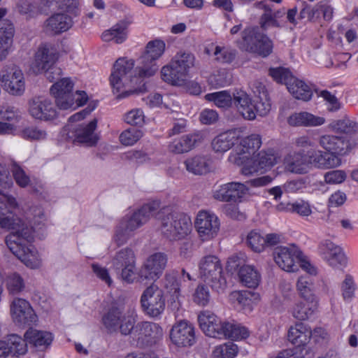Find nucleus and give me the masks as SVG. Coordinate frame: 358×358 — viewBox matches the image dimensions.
<instances>
[{
    "mask_svg": "<svg viewBox=\"0 0 358 358\" xmlns=\"http://www.w3.org/2000/svg\"><path fill=\"white\" fill-rule=\"evenodd\" d=\"M164 50L165 43L163 41L156 39L150 41L135 70H133L134 60L125 58L116 60L110 83L113 93L117 94V99L126 98L131 94H141L147 91L143 79L152 76L158 71L159 66L156 60L162 55Z\"/></svg>",
    "mask_w": 358,
    "mask_h": 358,
    "instance_id": "nucleus-1",
    "label": "nucleus"
},
{
    "mask_svg": "<svg viewBox=\"0 0 358 358\" xmlns=\"http://www.w3.org/2000/svg\"><path fill=\"white\" fill-rule=\"evenodd\" d=\"M339 157L315 148L300 150L287 155L284 159L285 169L296 174H305L313 168L331 169L341 164Z\"/></svg>",
    "mask_w": 358,
    "mask_h": 358,
    "instance_id": "nucleus-2",
    "label": "nucleus"
},
{
    "mask_svg": "<svg viewBox=\"0 0 358 358\" xmlns=\"http://www.w3.org/2000/svg\"><path fill=\"white\" fill-rule=\"evenodd\" d=\"M198 322L201 329L210 337L238 340L245 338L249 335L245 327L235 323L222 322L208 310L199 313Z\"/></svg>",
    "mask_w": 358,
    "mask_h": 358,
    "instance_id": "nucleus-3",
    "label": "nucleus"
},
{
    "mask_svg": "<svg viewBox=\"0 0 358 358\" xmlns=\"http://www.w3.org/2000/svg\"><path fill=\"white\" fill-rule=\"evenodd\" d=\"M155 216L160 221L162 235L170 241L180 240L191 232L192 221L185 213L164 207L159 208Z\"/></svg>",
    "mask_w": 358,
    "mask_h": 358,
    "instance_id": "nucleus-4",
    "label": "nucleus"
},
{
    "mask_svg": "<svg viewBox=\"0 0 358 358\" xmlns=\"http://www.w3.org/2000/svg\"><path fill=\"white\" fill-rule=\"evenodd\" d=\"M159 208V201H154L143 205L130 217L122 219L117 227L114 241L118 245H122L132 236L133 232L154 217Z\"/></svg>",
    "mask_w": 358,
    "mask_h": 358,
    "instance_id": "nucleus-5",
    "label": "nucleus"
},
{
    "mask_svg": "<svg viewBox=\"0 0 358 358\" xmlns=\"http://www.w3.org/2000/svg\"><path fill=\"white\" fill-rule=\"evenodd\" d=\"M101 323L108 334L120 333L122 336H129L136 320L132 315L125 313L123 308L112 306L102 315Z\"/></svg>",
    "mask_w": 358,
    "mask_h": 358,
    "instance_id": "nucleus-6",
    "label": "nucleus"
},
{
    "mask_svg": "<svg viewBox=\"0 0 358 358\" xmlns=\"http://www.w3.org/2000/svg\"><path fill=\"white\" fill-rule=\"evenodd\" d=\"M199 274L203 281L217 292L226 287V280L222 275L223 268L220 260L215 255L201 258L199 264Z\"/></svg>",
    "mask_w": 358,
    "mask_h": 358,
    "instance_id": "nucleus-7",
    "label": "nucleus"
},
{
    "mask_svg": "<svg viewBox=\"0 0 358 358\" xmlns=\"http://www.w3.org/2000/svg\"><path fill=\"white\" fill-rule=\"evenodd\" d=\"M241 35V40L238 41V45L241 50L257 53L263 57H267L271 53L272 41L266 35L261 33L258 27L247 28Z\"/></svg>",
    "mask_w": 358,
    "mask_h": 358,
    "instance_id": "nucleus-8",
    "label": "nucleus"
},
{
    "mask_svg": "<svg viewBox=\"0 0 358 358\" xmlns=\"http://www.w3.org/2000/svg\"><path fill=\"white\" fill-rule=\"evenodd\" d=\"M130 335L131 345L138 348L151 347L155 345L162 336L161 327L150 322H140L135 323Z\"/></svg>",
    "mask_w": 358,
    "mask_h": 358,
    "instance_id": "nucleus-9",
    "label": "nucleus"
},
{
    "mask_svg": "<svg viewBox=\"0 0 358 358\" xmlns=\"http://www.w3.org/2000/svg\"><path fill=\"white\" fill-rule=\"evenodd\" d=\"M29 228L31 231L29 237H25L17 234L16 231H13L5 238V243L10 251L28 266L31 265V261L34 257L32 246L27 245L24 243V241L30 242L33 239V228L29 224Z\"/></svg>",
    "mask_w": 358,
    "mask_h": 358,
    "instance_id": "nucleus-10",
    "label": "nucleus"
},
{
    "mask_svg": "<svg viewBox=\"0 0 358 358\" xmlns=\"http://www.w3.org/2000/svg\"><path fill=\"white\" fill-rule=\"evenodd\" d=\"M143 312L152 317L159 316L165 309L164 293L157 285L151 284L147 287L141 298Z\"/></svg>",
    "mask_w": 358,
    "mask_h": 358,
    "instance_id": "nucleus-11",
    "label": "nucleus"
},
{
    "mask_svg": "<svg viewBox=\"0 0 358 358\" xmlns=\"http://www.w3.org/2000/svg\"><path fill=\"white\" fill-rule=\"evenodd\" d=\"M168 262V256L162 252L150 255L145 261L138 272L141 281H155L159 278L164 271Z\"/></svg>",
    "mask_w": 358,
    "mask_h": 358,
    "instance_id": "nucleus-12",
    "label": "nucleus"
},
{
    "mask_svg": "<svg viewBox=\"0 0 358 358\" xmlns=\"http://www.w3.org/2000/svg\"><path fill=\"white\" fill-rule=\"evenodd\" d=\"M0 81L10 94L21 95L24 91L23 73L15 65L6 66L0 71Z\"/></svg>",
    "mask_w": 358,
    "mask_h": 358,
    "instance_id": "nucleus-13",
    "label": "nucleus"
},
{
    "mask_svg": "<svg viewBox=\"0 0 358 358\" xmlns=\"http://www.w3.org/2000/svg\"><path fill=\"white\" fill-rule=\"evenodd\" d=\"M97 120L93 119L87 125H78L73 127L72 124L66 125L63 130V135H66V138L72 139L87 145L92 146L97 142V136L94 131L96 128Z\"/></svg>",
    "mask_w": 358,
    "mask_h": 358,
    "instance_id": "nucleus-14",
    "label": "nucleus"
},
{
    "mask_svg": "<svg viewBox=\"0 0 358 358\" xmlns=\"http://www.w3.org/2000/svg\"><path fill=\"white\" fill-rule=\"evenodd\" d=\"M301 252L295 246L278 247L273 252L275 263L284 271L295 272L298 270L297 262L301 259Z\"/></svg>",
    "mask_w": 358,
    "mask_h": 358,
    "instance_id": "nucleus-15",
    "label": "nucleus"
},
{
    "mask_svg": "<svg viewBox=\"0 0 358 358\" xmlns=\"http://www.w3.org/2000/svg\"><path fill=\"white\" fill-rule=\"evenodd\" d=\"M0 226L3 229L16 231L25 237L30 235L29 224L22 219L14 216L8 205L0 199Z\"/></svg>",
    "mask_w": 358,
    "mask_h": 358,
    "instance_id": "nucleus-16",
    "label": "nucleus"
},
{
    "mask_svg": "<svg viewBox=\"0 0 358 358\" xmlns=\"http://www.w3.org/2000/svg\"><path fill=\"white\" fill-rule=\"evenodd\" d=\"M10 313L14 322L18 325H32L37 322V315L29 303L20 298L10 304Z\"/></svg>",
    "mask_w": 358,
    "mask_h": 358,
    "instance_id": "nucleus-17",
    "label": "nucleus"
},
{
    "mask_svg": "<svg viewBox=\"0 0 358 358\" xmlns=\"http://www.w3.org/2000/svg\"><path fill=\"white\" fill-rule=\"evenodd\" d=\"M195 227L202 241H208L217 236L220 229V222L214 214L201 211L196 216Z\"/></svg>",
    "mask_w": 358,
    "mask_h": 358,
    "instance_id": "nucleus-18",
    "label": "nucleus"
},
{
    "mask_svg": "<svg viewBox=\"0 0 358 358\" xmlns=\"http://www.w3.org/2000/svg\"><path fill=\"white\" fill-rule=\"evenodd\" d=\"M248 188L245 184L231 182L224 184L213 193L215 199L231 203H239L243 196L248 192Z\"/></svg>",
    "mask_w": 358,
    "mask_h": 358,
    "instance_id": "nucleus-19",
    "label": "nucleus"
},
{
    "mask_svg": "<svg viewBox=\"0 0 358 358\" xmlns=\"http://www.w3.org/2000/svg\"><path fill=\"white\" fill-rule=\"evenodd\" d=\"M170 338L177 346H192L196 340L194 328L190 322L181 320L173 326Z\"/></svg>",
    "mask_w": 358,
    "mask_h": 358,
    "instance_id": "nucleus-20",
    "label": "nucleus"
},
{
    "mask_svg": "<svg viewBox=\"0 0 358 358\" xmlns=\"http://www.w3.org/2000/svg\"><path fill=\"white\" fill-rule=\"evenodd\" d=\"M57 58V50L51 45H40L35 53V59L31 67L33 71L36 73H43V70H47L55 65Z\"/></svg>",
    "mask_w": 358,
    "mask_h": 358,
    "instance_id": "nucleus-21",
    "label": "nucleus"
},
{
    "mask_svg": "<svg viewBox=\"0 0 358 358\" xmlns=\"http://www.w3.org/2000/svg\"><path fill=\"white\" fill-rule=\"evenodd\" d=\"M29 113L32 117L41 120H52L57 117L54 103L43 96L34 97L29 101Z\"/></svg>",
    "mask_w": 358,
    "mask_h": 358,
    "instance_id": "nucleus-22",
    "label": "nucleus"
},
{
    "mask_svg": "<svg viewBox=\"0 0 358 358\" xmlns=\"http://www.w3.org/2000/svg\"><path fill=\"white\" fill-rule=\"evenodd\" d=\"M73 24L72 17L66 13H58L49 17L43 24L46 34L57 35L69 30Z\"/></svg>",
    "mask_w": 358,
    "mask_h": 358,
    "instance_id": "nucleus-23",
    "label": "nucleus"
},
{
    "mask_svg": "<svg viewBox=\"0 0 358 358\" xmlns=\"http://www.w3.org/2000/svg\"><path fill=\"white\" fill-rule=\"evenodd\" d=\"M318 143L322 148L335 157L336 154L344 155L350 150L349 141L343 136L323 135L319 138Z\"/></svg>",
    "mask_w": 358,
    "mask_h": 358,
    "instance_id": "nucleus-24",
    "label": "nucleus"
},
{
    "mask_svg": "<svg viewBox=\"0 0 358 358\" xmlns=\"http://www.w3.org/2000/svg\"><path fill=\"white\" fill-rule=\"evenodd\" d=\"M320 252L331 266L337 267L346 264V257L341 248L329 240L320 243Z\"/></svg>",
    "mask_w": 358,
    "mask_h": 358,
    "instance_id": "nucleus-25",
    "label": "nucleus"
},
{
    "mask_svg": "<svg viewBox=\"0 0 358 358\" xmlns=\"http://www.w3.org/2000/svg\"><path fill=\"white\" fill-rule=\"evenodd\" d=\"M275 162L276 159L273 155L261 152L253 155L251 159H248L241 171L244 175H250L269 168L273 166Z\"/></svg>",
    "mask_w": 358,
    "mask_h": 358,
    "instance_id": "nucleus-26",
    "label": "nucleus"
},
{
    "mask_svg": "<svg viewBox=\"0 0 358 358\" xmlns=\"http://www.w3.org/2000/svg\"><path fill=\"white\" fill-rule=\"evenodd\" d=\"M6 13V9L0 8V19ZM15 29L8 20L0 21V61L6 59L9 47L13 41Z\"/></svg>",
    "mask_w": 358,
    "mask_h": 358,
    "instance_id": "nucleus-27",
    "label": "nucleus"
},
{
    "mask_svg": "<svg viewBox=\"0 0 358 358\" xmlns=\"http://www.w3.org/2000/svg\"><path fill=\"white\" fill-rule=\"evenodd\" d=\"M232 103L244 119H255V106L250 96L243 90H236L233 93Z\"/></svg>",
    "mask_w": 358,
    "mask_h": 358,
    "instance_id": "nucleus-28",
    "label": "nucleus"
},
{
    "mask_svg": "<svg viewBox=\"0 0 358 358\" xmlns=\"http://www.w3.org/2000/svg\"><path fill=\"white\" fill-rule=\"evenodd\" d=\"M54 97L57 107L62 110L76 109L84 105L87 101V94L84 91H77L76 94L56 95Z\"/></svg>",
    "mask_w": 358,
    "mask_h": 358,
    "instance_id": "nucleus-29",
    "label": "nucleus"
},
{
    "mask_svg": "<svg viewBox=\"0 0 358 358\" xmlns=\"http://www.w3.org/2000/svg\"><path fill=\"white\" fill-rule=\"evenodd\" d=\"M287 122L292 127H317L323 124L325 120L308 112H300L291 115Z\"/></svg>",
    "mask_w": 358,
    "mask_h": 358,
    "instance_id": "nucleus-30",
    "label": "nucleus"
},
{
    "mask_svg": "<svg viewBox=\"0 0 358 358\" xmlns=\"http://www.w3.org/2000/svg\"><path fill=\"white\" fill-rule=\"evenodd\" d=\"M238 142V136L235 131H227L217 135L211 143L215 152H225Z\"/></svg>",
    "mask_w": 358,
    "mask_h": 358,
    "instance_id": "nucleus-31",
    "label": "nucleus"
},
{
    "mask_svg": "<svg viewBox=\"0 0 358 358\" xmlns=\"http://www.w3.org/2000/svg\"><path fill=\"white\" fill-rule=\"evenodd\" d=\"M199 134H188L176 139L169 145V150L173 153L182 154L193 149L200 142Z\"/></svg>",
    "mask_w": 358,
    "mask_h": 358,
    "instance_id": "nucleus-32",
    "label": "nucleus"
},
{
    "mask_svg": "<svg viewBox=\"0 0 358 358\" xmlns=\"http://www.w3.org/2000/svg\"><path fill=\"white\" fill-rule=\"evenodd\" d=\"M26 341L41 350L47 348L52 341V334L48 331L29 328L24 334Z\"/></svg>",
    "mask_w": 358,
    "mask_h": 358,
    "instance_id": "nucleus-33",
    "label": "nucleus"
},
{
    "mask_svg": "<svg viewBox=\"0 0 358 358\" xmlns=\"http://www.w3.org/2000/svg\"><path fill=\"white\" fill-rule=\"evenodd\" d=\"M164 286L167 292L171 295L170 307L173 310H178L180 308L179 297L180 296V282L173 273H166Z\"/></svg>",
    "mask_w": 358,
    "mask_h": 358,
    "instance_id": "nucleus-34",
    "label": "nucleus"
},
{
    "mask_svg": "<svg viewBox=\"0 0 358 358\" xmlns=\"http://www.w3.org/2000/svg\"><path fill=\"white\" fill-rule=\"evenodd\" d=\"M312 331L303 323H297L288 331L289 341L296 346L305 345L311 338Z\"/></svg>",
    "mask_w": 358,
    "mask_h": 358,
    "instance_id": "nucleus-35",
    "label": "nucleus"
},
{
    "mask_svg": "<svg viewBox=\"0 0 358 358\" xmlns=\"http://www.w3.org/2000/svg\"><path fill=\"white\" fill-rule=\"evenodd\" d=\"M128 26L129 22L126 21L117 23L110 29L103 32L101 35L102 40L106 42L114 41L117 44L123 43L127 37Z\"/></svg>",
    "mask_w": 358,
    "mask_h": 358,
    "instance_id": "nucleus-36",
    "label": "nucleus"
},
{
    "mask_svg": "<svg viewBox=\"0 0 358 358\" xmlns=\"http://www.w3.org/2000/svg\"><path fill=\"white\" fill-rule=\"evenodd\" d=\"M230 299L235 306L251 311L253 304L259 300V294L251 291L234 292L230 295Z\"/></svg>",
    "mask_w": 358,
    "mask_h": 358,
    "instance_id": "nucleus-37",
    "label": "nucleus"
},
{
    "mask_svg": "<svg viewBox=\"0 0 358 358\" xmlns=\"http://www.w3.org/2000/svg\"><path fill=\"white\" fill-rule=\"evenodd\" d=\"M241 282L249 288H256L261 281V275L254 266L244 265L238 271Z\"/></svg>",
    "mask_w": 358,
    "mask_h": 358,
    "instance_id": "nucleus-38",
    "label": "nucleus"
},
{
    "mask_svg": "<svg viewBox=\"0 0 358 358\" xmlns=\"http://www.w3.org/2000/svg\"><path fill=\"white\" fill-rule=\"evenodd\" d=\"M161 76L164 81L173 85H182L186 80L185 74L171 62L162 67Z\"/></svg>",
    "mask_w": 358,
    "mask_h": 358,
    "instance_id": "nucleus-39",
    "label": "nucleus"
},
{
    "mask_svg": "<svg viewBox=\"0 0 358 358\" xmlns=\"http://www.w3.org/2000/svg\"><path fill=\"white\" fill-rule=\"evenodd\" d=\"M297 290L299 295L307 302H317L315 295V287L312 278L308 275L301 276L298 279Z\"/></svg>",
    "mask_w": 358,
    "mask_h": 358,
    "instance_id": "nucleus-40",
    "label": "nucleus"
},
{
    "mask_svg": "<svg viewBox=\"0 0 358 358\" xmlns=\"http://www.w3.org/2000/svg\"><path fill=\"white\" fill-rule=\"evenodd\" d=\"M287 89L296 99L305 101H309L313 95L310 87L295 77H293L292 82L288 83Z\"/></svg>",
    "mask_w": 358,
    "mask_h": 358,
    "instance_id": "nucleus-41",
    "label": "nucleus"
},
{
    "mask_svg": "<svg viewBox=\"0 0 358 358\" xmlns=\"http://www.w3.org/2000/svg\"><path fill=\"white\" fill-rule=\"evenodd\" d=\"M136 257L134 251L129 248H124L117 251L113 256L111 264L117 272L120 268L131 264H135Z\"/></svg>",
    "mask_w": 358,
    "mask_h": 358,
    "instance_id": "nucleus-42",
    "label": "nucleus"
},
{
    "mask_svg": "<svg viewBox=\"0 0 358 358\" xmlns=\"http://www.w3.org/2000/svg\"><path fill=\"white\" fill-rule=\"evenodd\" d=\"M262 144L261 137L259 134H251L242 138L236 147L238 155L255 153Z\"/></svg>",
    "mask_w": 358,
    "mask_h": 358,
    "instance_id": "nucleus-43",
    "label": "nucleus"
},
{
    "mask_svg": "<svg viewBox=\"0 0 358 358\" xmlns=\"http://www.w3.org/2000/svg\"><path fill=\"white\" fill-rule=\"evenodd\" d=\"M184 164L187 171L194 175H203L209 171V162L203 156H194L187 159Z\"/></svg>",
    "mask_w": 358,
    "mask_h": 358,
    "instance_id": "nucleus-44",
    "label": "nucleus"
},
{
    "mask_svg": "<svg viewBox=\"0 0 358 358\" xmlns=\"http://www.w3.org/2000/svg\"><path fill=\"white\" fill-rule=\"evenodd\" d=\"M317 308V302H299L293 307L292 314L294 318L299 320H305L308 319Z\"/></svg>",
    "mask_w": 358,
    "mask_h": 358,
    "instance_id": "nucleus-45",
    "label": "nucleus"
},
{
    "mask_svg": "<svg viewBox=\"0 0 358 358\" xmlns=\"http://www.w3.org/2000/svg\"><path fill=\"white\" fill-rule=\"evenodd\" d=\"M171 62L176 68L180 69L187 78L189 69L194 66V56L191 53H178L171 60Z\"/></svg>",
    "mask_w": 358,
    "mask_h": 358,
    "instance_id": "nucleus-46",
    "label": "nucleus"
},
{
    "mask_svg": "<svg viewBox=\"0 0 358 358\" xmlns=\"http://www.w3.org/2000/svg\"><path fill=\"white\" fill-rule=\"evenodd\" d=\"M245 243L255 252L259 253L265 249L264 237L257 230H252L248 234Z\"/></svg>",
    "mask_w": 358,
    "mask_h": 358,
    "instance_id": "nucleus-47",
    "label": "nucleus"
},
{
    "mask_svg": "<svg viewBox=\"0 0 358 358\" xmlns=\"http://www.w3.org/2000/svg\"><path fill=\"white\" fill-rule=\"evenodd\" d=\"M6 342L15 356L24 355L27 352L28 342L24 337L22 338L17 334H11L8 336Z\"/></svg>",
    "mask_w": 358,
    "mask_h": 358,
    "instance_id": "nucleus-48",
    "label": "nucleus"
},
{
    "mask_svg": "<svg viewBox=\"0 0 358 358\" xmlns=\"http://www.w3.org/2000/svg\"><path fill=\"white\" fill-rule=\"evenodd\" d=\"M209 83L215 87H223L231 82V76L226 69H222L216 71L208 78Z\"/></svg>",
    "mask_w": 358,
    "mask_h": 358,
    "instance_id": "nucleus-49",
    "label": "nucleus"
},
{
    "mask_svg": "<svg viewBox=\"0 0 358 358\" xmlns=\"http://www.w3.org/2000/svg\"><path fill=\"white\" fill-rule=\"evenodd\" d=\"M73 82L68 78H64L55 82V83L52 85L50 90L51 94L53 96H56V95L73 94Z\"/></svg>",
    "mask_w": 358,
    "mask_h": 358,
    "instance_id": "nucleus-50",
    "label": "nucleus"
},
{
    "mask_svg": "<svg viewBox=\"0 0 358 358\" xmlns=\"http://www.w3.org/2000/svg\"><path fill=\"white\" fill-rule=\"evenodd\" d=\"M330 127L335 131L345 134L356 132L358 130V124L348 117L332 122Z\"/></svg>",
    "mask_w": 358,
    "mask_h": 358,
    "instance_id": "nucleus-51",
    "label": "nucleus"
},
{
    "mask_svg": "<svg viewBox=\"0 0 358 358\" xmlns=\"http://www.w3.org/2000/svg\"><path fill=\"white\" fill-rule=\"evenodd\" d=\"M238 352L236 344L228 342L217 346L213 352L215 358H234Z\"/></svg>",
    "mask_w": 358,
    "mask_h": 358,
    "instance_id": "nucleus-52",
    "label": "nucleus"
},
{
    "mask_svg": "<svg viewBox=\"0 0 358 358\" xmlns=\"http://www.w3.org/2000/svg\"><path fill=\"white\" fill-rule=\"evenodd\" d=\"M206 99L213 101L220 108L229 106L232 103V96L227 91L208 94Z\"/></svg>",
    "mask_w": 358,
    "mask_h": 358,
    "instance_id": "nucleus-53",
    "label": "nucleus"
},
{
    "mask_svg": "<svg viewBox=\"0 0 358 358\" xmlns=\"http://www.w3.org/2000/svg\"><path fill=\"white\" fill-rule=\"evenodd\" d=\"M7 289L10 294H20L24 289V282L22 278L17 273H13L7 278Z\"/></svg>",
    "mask_w": 358,
    "mask_h": 358,
    "instance_id": "nucleus-54",
    "label": "nucleus"
},
{
    "mask_svg": "<svg viewBox=\"0 0 358 358\" xmlns=\"http://www.w3.org/2000/svg\"><path fill=\"white\" fill-rule=\"evenodd\" d=\"M215 60L222 64H230L236 58V51L226 47L216 46L214 51Z\"/></svg>",
    "mask_w": 358,
    "mask_h": 358,
    "instance_id": "nucleus-55",
    "label": "nucleus"
},
{
    "mask_svg": "<svg viewBox=\"0 0 358 358\" xmlns=\"http://www.w3.org/2000/svg\"><path fill=\"white\" fill-rule=\"evenodd\" d=\"M269 75L278 83H283L286 86L288 83L293 80V76L289 69L283 67L271 68Z\"/></svg>",
    "mask_w": 358,
    "mask_h": 358,
    "instance_id": "nucleus-56",
    "label": "nucleus"
},
{
    "mask_svg": "<svg viewBox=\"0 0 358 358\" xmlns=\"http://www.w3.org/2000/svg\"><path fill=\"white\" fill-rule=\"evenodd\" d=\"M142 137L141 131L136 128H129L120 136V141L124 145H132Z\"/></svg>",
    "mask_w": 358,
    "mask_h": 358,
    "instance_id": "nucleus-57",
    "label": "nucleus"
},
{
    "mask_svg": "<svg viewBox=\"0 0 358 358\" xmlns=\"http://www.w3.org/2000/svg\"><path fill=\"white\" fill-rule=\"evenodd\" d=\"M11 171L16 183L20 187H25L29 184L30 178L29 176L17 164H13Z\"/></svg>",
    "mask_w": 358,
    "mask_h": 358,
    "instance_id": "nucleus-58",
    "label": "nucleus"
},
{
    "mask_svg": "<svg viewBox=\"0 0 358 358\" xmlns=\"http://www.w3.org/2000/svg\"><path fill=\"white\" fill-rule=\"evenodd\" d=\"M355 289L356 287L353 278L350 275H346L341 285L343 299L347 301L351 300L354 296Z\"/></svg>",
    "mask_w": 358,
    "mask_h": 358,
    "instance_id": "nucleus-59",
    "label": "nucleus"
},
{
    "mask_svg": "<svg viewBox=\"0 0 358 358\" xmlns=\"http://www.w3.org/2000/svg\"><path fill=\"white\" fill-rule=\"evenodd\" d=\"M194 301L199 306H206L210 301L208 289L205 285H199L194 294Z\"/></svg>",
    "mask_w": 358,
    "mask_h": 358,
    "instance_id": "nucleus-60",
    "label": "nucleus"
},
{
    "mask_svg": "<svg viewBox=\"0 0 358 358\" xmlns=\"http://www.w3.org/2000/svg\"><path fill=\"white\" fill-rule=\"evenodd\" d=\"M255 106V115L266 116L271 110V104L268 96L258 97Z\"/></svg>",
    "mask_w": 358,
    "mask_h": 358,
    "instance_id": "nucleus-61",
    "label": "nucleus"
},
{
    "mask_svg": "<svg viewBox=\"0 0 358 358\" xmlns=\"http://www.w3.org/2000/svg\"><path fill=\"white\" fill-rule=\"evenodd\" d=\"M1 118L10 123H15L19 122L21 114L18 109L13 106L3 107L0 111Z\"/></svg>",
    "mask_w": 358,
    "mask_h": 358,
    "instance_id": "nucleus-62",
    "label": "nucleus"
},
{
    "mask_svg": "<svg viewBox=\"0 0 358 358\" xmlns=\"http://www.w3.org/2000/svg\"><path fill=\"white\" fill-rule=\"evenodd\" d=\"M346 173L342 170H334L324 175V180L329 184H339L346 179Z\"/></svg>",
    "mask_w": 358,
    "mask_h": 358,
    "instance_id": "nucleus-63",
    "label": "nucleus"
},
{
    "mask_svg": "<svg viewBox=\"0 0 358 358\" xmlns=\"http://www.w3.org/2000/svg\"><path fill=\"white\" fill-rule=\"evenodd\" d=\"M18 8L21 14L27 15L29 18L35 17L40 13L39 8L36 3L27 1L19 5Z\"/></svg>",
    "mask_w": 358,
    "mask_h": 358,
    "instance_id": "nucleus-64",
    "label": "nucleus"
}]
</instances>
